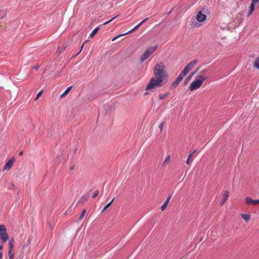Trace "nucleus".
<instances>
[{
  "label": "nucleus",
  "instance_id": "obj_1",
  "mask_svg": "<svg viewBox=\"0 0 259 259\" xmlns=\"http://www.w3.org/2000/svg\"><path fill=\"white\" fill-rule=\"evenodd\" d=\"M153 73L155 78L165 79L166 69L163 63L159 62L156 63L153 69Z\"/></svg>",
  "mask_w": 259,
  "mask_h": 259
},
{
  "label": "nucleus",
  "instance_id": "obj_2",
  "mask_svg": "<svg viewBox=\"0 0 259 259\" xmlns=\"http://www.w3.org/2000/svg\"><path fill=\"white\" fill-rule=\"evenodd\" d=\"M167 81L165 79L156 78H151L150 83L146 87V90L155 89L157 87H161Z\"/></svg>",
  "mask_w": 259,
  "mask_h": 259
},
{
  "label": "nucleus",
  "instance_id": "obj_3",
  "mask_svg": "<svg viewBox=\"0 0 259 259\" xmlns=\"http://www.w3.org/2000/svg\"><path fill=\"white\" fill-rule=\"evenodd\" d=\"M198 62V60L195 59L188 64L183 70L180 73L178 77L183 80V78L187 75V74L195 66V65Z\"/></svg>",
  "mask_w": 259,
  "mask_h": 259
},
{
  "label": "nucleus",
  "instance_id": "obj_4",
  "mask_svg": "<svg viewBox=\"0 0 259 259\" xmlns=\"http://www.w3.org/2000/svg\"><path fill=\"white\" fill-rule=\"evenodd\" d=\"M157 48V46H151L148 48L145 52L142 54L140 57V61L141 63L144 62L147 59Z\"/></svg>",
  "mask_w": 259,
  "mask_h": 259
},
{
  "label": "nucleus",
  "instance_id": "obj_5",
  "mask_svg": "<svg viewBox=\"0 0 259 259\" xmlns=\"http://www.w3.org/2000/svg\"><path fill=\"white\" fill-rule=\"evenodd\" d=\"M0 237L4 243L9 239L6 227L4 225H0Z\"/></svg>",
  "mask_w": 259,
  "mask_h": 259
},
{
  "label": "nucleus",
  "instance_id": "obj_6",
  "mask_svg": "<svg viewBox=\"0 0 259 259\" xmlns=\"http://www.w3.org/2000/svg\"><path fill=\"white\" fill-rule=\"evenodd\" d=\"M202 80L196 79L190 83L189 89L191 91L195 90L199 88L202 85Z\"/></svg>",
  "mask_w": 259,
  "mask_h": 259
},
{
  "label": "nucleus",
  "instance_id": "obj_7",
  "mask_svg": "<svg viewBox=\"0 0 259 259\" xmlns=\"http://www.w3.org/2000/svg\"><path fill=\"white\" fill-rule=\"evenodd\" d=\"M15 158L14 157H12V159L11 160H9L4 165L3 171L10 170L12 167L13 163L15 161Z\"/></svg>",
  "mask_w": 259,
  "mask_h": 259
},
{
  "label": "nucleus",
  "instance_id": "obj_8",
  "mask_svg": "<svg viewBox=\"0 0 259 259\" xmlns=\"http://www.w3.org/2000/svg\"><path fill=\"white\" fill-rule=\"evenodd\" d=\"M206 19V16L202 13L201 11H199L196 16V19L199 22H203Z\"/></svg>",
  "mask_w": 259,
  "mask_h": 259
},
{
  "label": "nucleus",
  "instance_id": "obj_9",
  "mask_svg": "<svg viewBox=\"0 0 259 259\" xmlns=\"http://www.w3.org/2000/svg\"><path fill=\"white\" fill-rule=\"evenodd\" d=\"M245 202L247 204L256 205L259 203V199L253 200L250 197H247L245 199Z\"/></svg>",
  "mask_w": 259,
  "mask_h": 259
},
{
  "label": "nucleus",
  "instance_id": "obj_10",
  "mask_svg": "<svg viewBox=\"0 0 259 259\" xmlns=\"http://www.w3.org/2000/svg\"><path fill=\"white\" fill-rule=\"evenodd\" d=\"M229 192L228 190H225L224 191V193L223 194V199L221 202L222 205H223L226 202L229 197Z\"/></svg>",
  "mask_w": 259,
  "mask_h": 259
},
{
  "label": "nucleus",
  "instance_id": "obj_11",
  "mask_svg": "<svg viewBox=\"0 0 259 259\" xmlns=\"http://www.w3.org/2000/svg\"><path fill=\"white\" fill-rule=\"evenodd\" d=\"M182 81L181 79H180L179 77H178L176 80L174 81L170 85V89H173L177 87L178 84Z\"/></svg>",
  "mask_w": 259,
  "mask_h": 259
},
{
  "label": "nucleus",
  "instance_id": "obj_12",
  "mask_svg": "<svg viewBox=\"0 0 259 259\" xmlns=\"http://www.w3.org/2000/svg\"><path fill=\"white\" fill-rule=\"evenodd\" d=\"M256 3H257L255 2H253V1H251V4H250V8H249V12H248V16H250L251 15V14L253 12V11L254 10V6H255V4Z\"/></svg>",
  "mask_w": 259,
  "mask_h": 259
},
{
  "label": "nucleus",
  "instance_id": "obj_13",
  "mask_svg": "<svg viewBox=\"0 0 259 259\" xmlns=\"http://www.w3.org/2000/svg\"><path fill=\"white\" fill-rule=\"evenodd\" d=\"M196 151H197V150H195L189 154V155L186 160V163L187 164H189L190 163L191 159L192 156L194 155V154L196 152Z\"/></svg>",
  "mask_w": 259,
  "mask_h": 259
},
{
  "label": "nucleus",
  "instance_id": "obj_14",
  "mask_svg": "<svg viewBox=\"0 0 259 259\" xmlns=\"http://www.w3.org/2000/svg\"><path fill=\"white\" fill-rule=\"evenodd\" d=\"M171 198V196H169L167 199L166 200V201L163 203V204L161 205V209L162 210H164L165 209V208L166 207L167 205V204L169 202L170 199Z\"/></svg>",
  "mask_w": 259,
  "mask_h": 259
},
{
  "label": "nucleus",
  "instance_id": "obj_15",
  "mask_svg": "<svg viewBox=\"0 0 259 259\" xmlns=\"http://www.w3.org/2000/svg\"><path fill=\"white\" fill-rule=\"evenodd\" d=\"M135 30H134V28H133L132 29H131V30H130L129 31L125 33H123L122 34H121V35H119L116 37H114L113 39H112V41H114L115 40H116L117 38H118L119 37L121 36H122V35H126V34H128L129 33H132V32L134 31Z\"/></svg>",
  "mask_w": 259,
  "mask_h": 259
},
{
  "label": "nucleus",
  "instance_id": "obj_16",
  "mask_svg": "<svg viewBox=\"0 0 259 259\" xmlns=\"http://www.w3.org/2000/svg\"><path fill=\"white\" fill-rule=\"evenodd\" d=\"M241 216L242 218L246 222H248L250 219V216L247 214L242 213L241 214Z\"/></svg>",
  "mask_w": 259,
  "mask_h": 259
},
{
  "label": "nucleus",
  "instance_id": "obj_17",
  "mask_svg": "<svg viewBox=\"0 0 259 259\" xmlns=\"http://www.w3.org/2000/svg\"><path fill=\"white\" fill-rule=\"evenodd\" d=\"M196 74V72H192L186 78L185 80L184 83L186 84L187 82L189 81V80L191 79V78Z\"/></svg>",
  "mask_w": 259,
  "mask_h": 259
},
{
  "label": "nucleus",
  "instance_id": "obj_18",
  "mask_svg": "<svg viewBox=\"0 0 259 259\" xmlns=\"http://www.w3.org/2000/svg\"><path fill=\"white\" fill-rule=\"evenodd\" d=\"M169 96V92H167L165 94H161L159 95V99L160 100H163V99L168 97Z\"/></svg>",
  "mask_w": 259,
  "mask_h": 259
},
{
  "label": "nucleus",
  "instance_id": "obj_19",
  "mask_svg": "<svg viewBox=\"0 0 259 259\" xmlns=\"http://www.w3.org/2000/svg\"><path fill=\"white\" fill-rule=\"evenodd\" d=\"M88 200V196H82L79 199V202L80 203H83L84 202L87 201Z\"/></svg>",
  "mask_w": 259,
  "mask_h": 259
},
{
  "label": "nucleus",
  "instance_id": "obj_20",
  "mask_svg": "<svg viewBox=\"0 0 259 259\" xmlns=\"http://www.w3.org/2000/svg\"><path fill=\"white\" fill-rule=\"evenodd\" d=\"M87 213V210L86 209H83L81 213V214L80 215L78 220H81L83 219V218L84 217Z\"/></svg>",
  "mask_w": 259,
  "mask_h": 259
},
{
  "label": "nucleus",
  "instance_id": "obj_21",
  "mask_svg": "<svg viewBox=\"0 0 259 259\" xmlns=\"http://www.w3.org/2000/svg\"><path fill=\"white\" fill-rule=\"evenodd\" d=\"M254 67L259 69V57L255 58L254 62Z\"/></svg>",
  "mask_w": 259,
  "mask_h": 259
},
{
  "label": "nucleus",
  "instance_id": "obj_22",
  "mask_svg": "<svg viewBox=\"0 0 259 259\" xmlns=\"http://www.w3.org/2000/svg\"><path fill=\"white\" fill-rule=\"evenodd\" d=\"M99 28L96 27L93 30L92 33L90 34V37H93L99 31Z\"/></svg>",
  "mask_w": 259,
  "mask_h": 259
},
{
  "label": "nucleus",
  "instance_id": "obj_23",
  "mask_svg": "<svg viewBox=\"0 0 259 259\" xmlns=\"http://www.w3.org/2000/svg\"><path fill=\"white\" fill-rule=\"evenodd\" d=\"M148 19V18L145 19L143 21H141L139 24H138L137 26H136L134 28V30H136V29H137L139 27H140L141 26V25L145 22H146L147 20Z\"/></svg>",
  "mask_w": 259,
  "mask_h": 259
},
{
  "label": "nucleus",
  "instance_id": "obj_24",
  "mask_svg": "<svg viewBox=\"0 0 259 259\" xmlns=\"http://www.w3.org/2000/svg\"><path fill=\"white\" fill-rule=\"evenodd\" d=\"M148 19V18L145 19L143 21H141L139 24H138L137 26H136L134 28V30H136V29H137L139 27H140L141 26V25L145 22H146L147 20Z\"/></svg>",
  "mask_w": 259,
  "mask_h": 259
},
{
  "label": "nucleus",
  "instance_id": "obj_25",
  "mask_svg": "<svg viewBox=\"0 0 259 259\" xmlns=\"http://www.w3.org/2000/svg\"><path fill=\"white\" fill-rule=\"evenodd\" d=\"M148 19V18L145 19L143 21H141L139 24H138L137 26H136L134 28V30H136V29H137L139 27H140L141 26V25L145 22H146L147 20Z\"/></svg>",
  "mask_w": 259,
  "mask_h": 259
},
{
  "label": "nucleus",
  "instance_id": "obj_26",
  "mask_svg": "<svg viewBox=\"0 0 259 259\" xmlns=\"http://www.w3.org/2000/svg\"><path fill=\"white\" fill-rule=\"evenodd\" d=\"M14 241L13 239H11L9 243V249L13 250L14 246Z\"/></svg>",
  "mask_w": 259,
  "mask_h": 259
},
{
  "label": "nucleus",
  "instance_id": "obj_27",
  "mask_svg": "<svg viewBox=\"0 0 259 259\" xmlns=\"http://www.w3.org/2000/svg\"><path fill=\"white\" fill-rule=\"evenodd\" d=\"M71 88H72L71 86L67 88V89L64 92V93L61 96V97H63L66 96L68 93V92L71 90Z\"/></svg>",
  "mask_w": 259,
  "mask_h": 259
},
{
  "label": "nucleus",
  "instance_id": "obj_28",
  "mask_svg": "<svg viewBox=\"0 0 259 259\" xmlns=\"http://www.w3.org/2000/svg\"><path fill=\"white\" fill-rule=\"evenodd\" d=\"M114 200V198L112 199V200L109 202L104 208V209L102 210V212H104L106 209H107L112 204V203L113 202Z\"/></svg>",
  "mask_w": 259,
  "mask_h": 259
},
{
  "label": "nucleus",
  "instance_id": "obj_29",
  "mask_svg": "<svg viewBox=\"0 0 259 259\" xmlns=\"http://www.w3.org/2000/svg\"><path fill=\"white\" fill-rule=\"evenodd\" d=\"M170 160V155H168L166 157L165 159V160L163 162V165H165L166 164L168 163Z\"/></svg>",
  "mask_w": 259,
  "mask_h": 259
},
{
  "label": "nucleus",
  "instance_id": "obj_30",
  "mask_svg": "<svg viewBox=\"0 0 259 259\" xmlns=\"http://www.w3.org/2000/svg\"><path fill=\"white\" fill-rule=\"evenodd\" d=\"M14 252L13 251V250L9 249V256L10 259H13L14 258Z\"/></svg>",
  "mask_w": 259,
  "mask_h": 259
},
{
  "label": "nucleus",
  "instance_id": "obj_31",
  "mask_svg": "<svg viewBox=\"0 0 259 259\" xmlns=\"http://www.w3.org/2000/svg\"><path fill=\"white\" fill-rule=\"evenodd\" d=\"M197 79H200V80H202V82H203L204 80L206 79V77H205L202 74L197 76Z\"/></svg>",
  "mask_w": 259,
  "mask_h": 259
},
{
  "label": "nucleus",
  "instance_id": "obj_32",
  "mask_svg": "<svg viewBox=\"0 0 259 259\" xmlns=\"http://www.w3.org/2000/svg\"><path fill=\"white\" fill-rule=\"evenodd\" d=\"M118 16H119V15L115 16L114 17L112 18V19H111L109 21H107L106 22L104 23L103 24V25H106V24L109 23L110 22H112L114 19H115L116 18L118 17Z\"/></svg>",
  "mask_w": 259,
  "mask_h": 259
},
{
  "label": "nucleus",
  "instance_id": "obj_33",
  "mask_svg": "<svg viewBox=\"0 0 259 259\" xmlns=\"http://www.w3.org/2000/svg\"><path fill=\"white\" fill-rule=\"evenodd\" d=\"M43 92V91L42 90H41L37 95V97L35 99V100H37L39 98V97L41 96V95L42 94Z\"/></svg>",
  "mask_w": 259,
  "mask_h": 259
},
{
  "label": "nucleus",
  "instance_id": "obj_34",
  "mask_svg": "<svg viewBox=\"0 0 259 259\" xmlns=\"http://www.w3.org/2000/svg\"><path fill=\"white\" fill-rule=\"evenodd\" d=\"M98 194H99V191L98 190L95 191L93 193V198H95L98 195Z\"/></svg>",
  "mask_w": 259,
  "mask_h": 259
},
{
  "label": "nucleus",
  "instance_id": "obj_35",
  "mask_svg": "<svg viewBox=\"0 0 259 259\" xmlns=\"http://www.w3.org/2000/svg\"><path fill=\"white\" fill-rule=\"evenodd\" d=\"M164 125V122H162L159 126V128L160 129V132H161L163 130V127Z\"/></svg>",
  "mask_w": 259,
  "mask_h": 259
},
{
  "label": "nucleus",
  "instance_id": "obj_36",
  "mask_svg": "<svg viewBox=\"0 0 259 259\" xmlns=\"http://www.w3.org/2000/svg\"><path fill=\"white\" fill-rule=\"evenodd\" d=\"M23 154V151H20L19 153V155L21 156H22Z\"/></svg>",
  "mask_w": 259,
  "mask_h": 259
},
{
  "label": "nucleus",
  "instance_id": "obj_37",
  "mask_svg": "<svg viewBox=\"0 0 259 259\" xmlns=\"http://www.w3.org/2000/svg\"><path fill=\"white\" fill-rule=\"evenodd\" d=\"M74 168H75V165H72V166L70 167V170H73L74 169Z\"/></svg>",
  "mask_w": 259,
  "mask_h": 259
},
{
  "label": "nucleus",
  "instance_id": "obj_38",
  "mask_svg": "<svg viewBox=\"0 0 259 259\" xmlns=\"http://www.w3.org/2000/svg\"><path fill=\"white\" fill-rule=\"evenodd\" d=\"M3 256V254L2 252H0V259H2Z\"/></svg>",
  "mask_w": 259,
  "mask_h": 259
},
{
  "label": "nucleus",
  "instance_id": "obj_39",
  "mask_svg": "<svg viewBox=\"0 0 259 259\" xmlns=\"http://www.w3.org/2000/svg\"><path fill=\"white\" fill-rule=\"evenodd\" d=\"M206 72V71L205 70H204L201 71V73H202V75L205 74Z\"/></svg>",
  "mask_w": 259,
  "mask_h": 259
},
{
  "label": "nucleus",
  "instance_id": "obj_40",
  "mask_svg": "<svg viewBox=\"0 0 259 259\" xmlns=\"http://www.w3.org/2000/svg\"><path fill=\"white\" fill-rule=\"evenodd\" d=\"M199 68H197V69L195 70V72H196V73L197 71H199Z\"/></svg>",
  "mask_w": 259,
  "mask_h": 259
},
{
  "label": "nucleus",
  "instance_id": "obj_41",
  "mask_svg": "<svg viewBox=\"0 0 259 259\" xmlns=\"http://www.w3.org/2000/svg\"><path fill=\"white\" fill-rule=\"evenodd\" d=\"M86 41H85L83 44V45H82V46H81V49H82V48L83 47V46H84V43H85Z\"/></svg>",
  "mask_w": 259,
  "mask_h": 259
},
{
  "label": "nucleus",
  "instance_id": "obj_42",
  "mask_svg": "<svg viewBox=\"0 0 259 259\" xmlns=\"http://www.w3.org/2000/svg\"><path fill=\"white\" fill-rule=\"evenodd\" d=\"M3 248V245H0V250H1Z\"/></svg>",
  "mask_w": 259,
  "mask_h": 259
},
{
  "label": "nucleus",
  "instance_id": "obj_43",
  "mask_svg": "<svg viewBox=\"0 0 259 259\" xmlns=\"http://www.w3.org/2000/svg\"><path fill=\"white\" fill-rule=\"evenodd\" d=\"M36 69L37 70V69H38V67H36Z\"/></svg>",
  "mask_w": 259,
  "mask_h": 259
}]
</instances>
